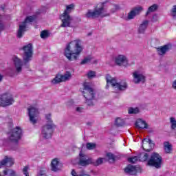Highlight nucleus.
I'll use <instances>...</instances> for the list:
<instances>
[{
    "instance_id": "nucleus-47",
    "label": "nucleus",
    "mask_w": 176,
    "mask_h": 176,
    "mask_svg": "<svg viewBox=\"0 0 176 176\" xmlns=\"http://www.w3.org/2000/svg\"><path fill=\"white\" fill-rule=\"evenodd\" d=\"M3 79V76H2L1 74H0V82H1V80Z\"/></svg>"
},
{
    "instance_id": "nucleus-45",
    "label": "nucleus",
    "mask_w": 176,
    "mask_h": 176,
    "mask_svg": "<svg viewBox=\"0 0 176 176\" xmlns=\"http://www.w3.org/2000/svg\"><path fill=\"white\" fill-rule=\"evenodd\" d=\"M173 89H175L176 90V80H174V82L172 84Z\"/></svg>"
},
{
    "instance_id": "nucleus-11",
    "label": "nucleus",
    "mask_w": 176,
    "mask_h": 176,
    "mask_svg": "<svg viewBox=\"0 0 176 176\" xmlns=\"http://www.w3.org/2000/svg\"><path fill=\"white\" fill-rule=\"evenodd\" d=\"M71 78H72V73L67 71L64 75L56 74L55 78L52 79V83H53V85H58V83H61V82H67V80H69Z\"/></svg>"
},
{
    "instance_id": "nucleus-25",
    "label": "nucleus",
    "mask_w": 176,
    "mask_h": 176,
    "mask_svg": "<svg viewBox=\"0 0 176 176\" xmlns=\"http://www.w3.org/2000/svg\"><path fill=\"white\" fill-rule=\"evenodd\" d=\"M164 149L166 153H171V151H173V146L170 144V142H164Z\"/></svg>"
},
{
    "instance_id": "nucleus-41",
    "label": "nucleus",
    "mask_w": 176,
    "mask_h": 176,
    "mask_svg": "<svg viewBox=\"0 0 176 176\" xmlns=\"http://www.w3.org/2000/svg\"><path fill=\"white\" fill-rule=\"evenodd\" d=\"M119 6L118 5H113V7L111 9V13H115V12H116V10H119Z\"/></svg>"
},
{
    "instance_id": "nucleus-23",
    "label": "nucleus",
    "mask_w": 176,
    "mask_h": 176,
    "mask_svg": "<svg viewBox=\"0 0 176 176\" xmlns=\"http://www.w3.org/2000/svg\"><path fill=\"white\" fill-rule=\"evenodd\" d=\"M148 24H149V21L148 20L143 21L142 24L139 26V29H138L139 34H144L146 28H148Z\"/></svg>"
},
{
    "instance_id": "nucleus-2",
    "label": "nucleus",
    "mask_w": 176,
    "mask_h": 176,
    "mask_svg": "<svg viewBox=\"0 0 176 176\" xmlns=\"http://www.w3.org/2000/svg\"><path fill=\"white\" fill-rule=\"evenodd\" d=\"M107 2H108V1L99 3L94 11H91V10H88L85 14V17H87V19H98L99 16H101V17H108V16H110L109 13H104V5L107 3Z\"/></svg>"
},
{
    "instance_id": "nucleus-49",
    "label": "nucleus",
    "mask_w": 176,
    "mask_h": 176,
    "mask_svg": "<svg viewBox=\"0 0 176 176\" xmlns=\"http://www.w3.org/2000/svg\"><path fill=\"white\" fill-rule=\"evenodd\" d=\"M1 9L3 10V12H5V7H1Z\"/></svg>"
},
{
    "instance_id": "nucleus-9",
    "label": "nucleus",
    "mask_w": 176,
    "mask_h": 176,
    "mask_svg": "<svg viewBox=\"0 0 176 176\" xmlns=\"http://www.w3.org/2000/svg\"><path fill=\"white\" fill-rule=\"evenodd\" d=\"M106 81L107 85L109 83L113 87H114V89H118L120 91L126 90V89H127L126 82H123L122 85H121L120 83L118 82L116 78H112L109 74L106 75Z\"/></svg>"
},
{
    "instance_id": "nucleus-17",
    "label": "nucleus",
    "mask_w": 176,
    "mask_h": 176,
    "mask_svg": "<svg viewBox=\"0 0 176 176\" xmlns=\"http://www.w3.org/2000/svg\"><path fill=\"white\" fill-rule=\"evenodd\" d=\"M140 170H141V168L129 164L124 168V172L130 175H137V173L140 172Z\"/></svg>"
},
{
    "instance_id": "nucleus-8",
    "label": "nucleus",
    "mask_w": 176,
    "mask_h": 176,
    "mask_svg": "<svg viewBox=\"0 0 176 176\" xmlns=\"http://www.w3.org/2000/svg\"><path fill=\"white\" fill-rule=\"evenodd\" d=\"M14 103V98L13 95L9 93H5L0 95V106L1 107H9L13 105Z\"/></svg>"
},
{
    "instance_id": "nucleus-33",
    "label": "nucleus",
    "mask_w": 176,
    "mask_h": 176,
    "mask_svg": "<svg viewBox=\"0 0 176 176\" xmlns=\"http://www.w3.org/2000/svg\"><path fill=\"white\" fill-rule=\"evenodd\" d=\"M8 173L10 176H17V175H16V171L12 169H6L3 171L4 175H8Z\"/></svg>"
},
{
    "instance_id": "nucleus-28",
    "label": "nucleus",
    "mask_w": 176,
    "mask_h": 176,
    "mask_svg": "<svg viewBox=\"0 0 176 176\" xmlns=\"http://www.w3.org/2000/svg\"><path fill=\"white\" fill-rule=\"evenodd\" d=\"M103 163H104V158L99 157L96 161H94V160H92V164L96 167L102 164Z\"/></svg>"
},
{
    "instance_id": "nucleus-43",
    "label": "nucleus",
    "mask_w": 176,
    "mask_h": 176,
    "mask_svg": "<svg viewBox=\"0 0 176 176\" xmlns=\"http://www.w3.org/2000/svg\"><path fill=\"white\" fill-rule=\"evenodd\" d=\"M172 16L176 17V6H173V8L171 10Z\"/></svg>"
},
{
    "instance_id": "nucleus-48",
    "label": "nucleus",
    "mask_w": 176,
    "mask_h": 176,
    "mask_svg": "<svg viewBox=\"0 0 176 176\" xmlns=\"http://www.w3.org/2000/svg\"><path fill=\"white\" fill-rule=\"evenodd\" d=\"M157 17V15H156V14H154L153 16V19H156Z\"/></svg>"
},
{
    "instance_id": "nucleus-15",
    "label": "nucleus",
    "mask_w": 176,
    "mask_h": 176,
    "mask_svg": "<svg viewBox=\"0 0 176 176\" xmlns=\"http://www.w3.org/2000/svg\"><path fill=\"white\" fill-rule=\"evenodd\" d=\"M155 146V144L152 142L151 139H144L142 141V148L145 152H151L153 147Z\"/></svg>"
},
{
    "instance_id": "nucleus-14",
    "label": "nucleus",
    "mask_w": 176,
    "mask_h": 176,
    "mask_svg": "<svg viewBox=\"0 0 176 176\" xmlns=\"http://www.w3.org/2000/svg\"><path fill=\"white\" fill-rule=\"evenodd\" d=\"M28 111L31 123H32V124H35L36 123V119H35V118H36V116L39 115L38 109H36L34 107H30L28 109Z\"/></svg>"
},
{
    "instance_id": "nucleus-3",
    "label": "nucleus",
    "mask_w": 176,
    "mask_h": 176,
    "mask_svg": "<svg viewBox=\"0 0 176 176\" xmlns=\"http://www.w3.org/2000/svg\"><path fill=\"white\" fill-rule=\"evenodd\" d=\"M45 119L47 124L43 126L41 133L44 138L49 139L52 138V135L54 133V129H56V125L53 123V120H52V114H47Z\"/></svg>"
},
{
    "instance_id": "nucleus-36",
    "label": "nucleus",
    "mask_w": 176,
    "mask_h": 176,
    "mask_svg": "<svg viewBox=\"0 0 176 176\" xmlns=\"http://www.w3.org/2000/svg\"><path fill=\"white\" fill-rule=\"evenodd\" d=\"M87 76L89 79H91L93 78H95L96 77V72L94 71H89L87 74Z\"/></svg>"
},
{
    "instance_id": "nucleus-4",
    "label": "nucleus",
    "mask_w": 176,
    "mask_h": 176,
    "mask_svg": "<svg viewBox=\"0 0 176 176\" xmlns=\"http://www.w3.org/2000/svg\"><path fill=\"white\" fill-rule=\"evenodd\" d=\"M84 89L82 91V94L85 98V102L87 104L89 107H92L94 105L93 102V100H94V96L96 94L94 93V89L90 87V84L88 82H85Z\"/></svg>"
},
{
    "instance_id": "nucleus-40",
    "label": "nucleus",
    "mask_w": 176,
    "mask_h": 176,
    "mask_svg": "<svg viewBox=\"0 0 176 176\" xmlns=\"http://www.w3.org/2000/svg\"><path fill=\"white\" fill-rule=\"evenodd\" d=\"M94 148H96V144L87 143V148H88L89 151H91L92 149H94Z\"/></svg>"
},
{
    "instance_id": "nucleus-22",
    "label": "nucleus",
    "mask_w": 176,
    "mask_h": 176,
    "mask_svg": "<svg viewBox=\"0 0 176 176\" xmlns=\"http://www.w3.org/2000/svg\"><path fill=\"white\" fill-rule=\"evenodd\" d=\"M135 127L137 129H148V123L142 119L138 120L135 123Z\"/></svg>"
},
{
    "instance_id": "nucleus-21",
    "label": "nucleus",
    "mask_w": 176,
    "mask_h": 176,
    "mask_svg": "<svg viewBox=\"0 0 176 176\" xmlns=\"http://www.w3.org/2000/svg\"><path fill=\"white\" fill-rule=\"evenodd\" d=\"M14 64L16 67V69L17 72H21V69L23 67V61L20 60L18 57H14L13 59Z\"/></svg>"
},
{
    "instance_id": "nucleus-46",
    "label": "nucleus",
    "mask_w": 176,
    "mask_h": 176,
    "mask_svg": "<svg viewBox=\"0 0 176 176\" xmlns=\"http://www.w3.org/2000/svg\"><path fill=\"white\" fill-rule=\"evenodd\" d=\"M82 109H83L82 107H77L76 108L77 112H80V111H82Z\"/></svg>"
},
{
    "instance_id": "nucleus-34",
    "label": "nucleus",
    "mask_w": 176,
    "mask_h": 176,
    "mask_svg": "<svg viewBox=\"0 0 176 176\" xmlns=\"http://www.w3.org/2000/svg\"><path fill=\"white\" fill-rule=\"evenodd\" d=\"M115 124L117 127H122V126L124 125V121L120 118H117L115 121Z\"/></svg>"
},
{
    "instance_id": "nucleus-1",
    "label": "nucleus",
    "mask_w": 176,
    "mask_h": 176,
    "mask_svg": "<svg viewBox=\"0 0 176 176\" xmlns=\"http://www.w3.org/2000/svg\"><path fill=\"white\" fill-rule=\"evenodd\" d=\"M82 52H83L82 41L80 39H76L69 43L66 46L65 56L69 61H76Z\"/></svg>"
},
{
    "instance_id": "nucleus-6",
    "label": "nucleus",
    "mask_w": 176,
    "mask_h": 176,
    "mask_svg": "<svg viewBox=\"0 0 176 176\" xmlns=\"http://www.w3.org/2000/svg\"><path fill=\"white\" fill-rule=\"evenodd\" d=\"M163 164V157L157 153H153L148 158L147 166L149 167H155V168H161Z\"/></svg>"
},
{
    "instance_id": "nucleus-39",
    "label": "nucleus",
    "mask_w": 176,
    "mask_h": 176,
    "mask_svg": "<svg viewBox=\"0 0 176 176\" xmlns=\"http://www.w3.org/2000/svg\"><path fill=\"white\" fill-rule=\"evenodd\" d=\"M91 61V58L87 57L85 58L81 62L80 65H84L85 64H87L88 63H90Z\"/></svg>"
},
{
    "instance_id": "nucleus-5",
    "label": "nucleus",
    "mask_w": 176,
    "mask_h": 176,
    "mask_svg": "<svg viewBox=\"0 0 176 176\" xmlns=\"http://www.w3.org/2000/svg\"><path fill=\"white\" fill-rule=\"evenodd\" d=\"M74 8H75V5L74 4L67 6L63 14L60 16V20L62 21L60 27H62V28H65L71 25L72 18H71V16H69V13L74 10Z\"/></svg>"
},
{
    "instance_id": "nucleus-20",
    "label": "nucleus",
    "mask_w": 176,
    "mask_h": 176,
    "mask_svg": "<svg viewBox=\"0 0 176 176\" xmlns=\"http://www.w3.org/2000/svg\"><path fill=\"white\" fill-rule=\"evenodd\" d=\"M168 50H170V45H164L157 48V52L160 56H164Z\"/></svg>"
},
{
    "instance_id": "nucleus-24",
    "label": "nucleus",
    "mask_w": 176,
    "mask_h": 176,
    "mask_svg": "<svg viewBox=\"0 0 176 176\" xmlns=\"http://www.w3.org/2000/svg\"><path fill=\"white\" fill-rule=\"evenodd\" d=\"M60 164V162H58V159L54 158L52 160L51 162V168L52 171H58V165Z\"/></svg>"
},
{
    "instance_id": "nucleus-29",
    "label": "nucleus",
    "mask_w": 176,
    "mask_h": 176,
    "mask_svg": "<svg viewBox=\"0 0 176 176\" xmlns=\"http://www.w3.org/2000/svg\"><path fill=\"white\" fill-rule=\"evenodd\" d=\"M157 10V6L156 4H153V6H150L146 12V16H148L150 13L153 12H156Z\"/></svg>"
},
{
    "instance_id": "nucleus-31",
    "label": "nucleus",
    "mask_w": 176,
    "mask_h": 176,
    "mask_svg": "<svg viewBox=\"0 0 176 176\" xmlns=\"http://www.w3.org/2000/svg\"><path fill=\"white\" fill-rule=\"evenodd\" d=\"M140 113V109H138V107H136V108L131 107L128 110V113H129V115H137V113Z\"/></svg>"
},
{
    "instance_id": "nucleus-19",
    "label": "nucleus",
    "mask_w": 176,
    "mask_h": 176,
    "mask_svg": "<svg viewBox=\"0 0 176 176\" xmlns=\"http://www.w3.org/2000/svg\"><path fill=\"white\" fill-rule=\"evenodd\" d=\"M116 64L117 65H122L126 67L127 65V58L124 55H118L116 58Z\"/></svg>"
},
{
    "instance_id": "nucleus-50",
    "label": "nucleus",
    "mask_w": 176,
    "mask_h": 176,
    "mask_svg": "<svg viewBox=\"0 0 176 176\" xmlns=\"http://www.w3.org/2000/svg\"><path fill=\"white\" fill-rule=\"evenodd\" d=\"M0 22H1V15H0Z\"/></svg>"
},
{
    "instance_id": "nucleus-18",
    "label": "nucleus",
    "mask_w": 176,
    "mask_h": 176,
    "mask_svg": "<svg viewBox=\"0 0 176 176\" xmlns=\"http://www.w3.org/2000/svg\"><path fill=\"white\" fill-rule=\"evenodd\" d=\"M141 12H142V7L138 6V7L133 8L130 11V12L128 13V16H127L128 20H133V19H134V16H138V14H140Z\"/></svg>"
},
{
    "instance_id": "nucleus-37",
    "label": "nucleus",
    "mask_w": 176,
    "mask_h": 176,
    "mask_svg": "<svg viewBox=\"0 0 176 176\" xmlns=\"http://www.w3.org/2000/svg\"><path fill=\"white\" fill-rule=\"evenodd\" d=\"M38 176H47L46 175V168H41L38 173Z\"/></svg>"
},
{
    "instance_id": "nucleus-38",
    "label": "nucleus",
    "mask_w": 176,
    "mask_h": 176,
    "mask_svg": "<svg viewBox=\"0 0 176 176\" xmlns=\"http://www.w3.org/2000/svg\"><path fill=\"white\" fill-rule=\"evenodd\" d=\"M138 157H137V156H134V157L128 158V162L129 163L134 164V163H135V162H138Z\"/></svg>"
},
{
    "instance_id": "nucleus-30",
    "label": "nucleus",
    "mask_w": 176,
    "mask_h": 176,
    "mask_svg": "<svg viewBox=\"0 0 176 176\" xmlns=\"http://www.w3.org/2000/svg\"><path fill=\"white\" fill-rule=\"evenodd\" d=\"M140 159L142 162H148V160H149V154L146 153H142L140 155Z\"/></svg>"
},
{
    "instance_id": "nucleus-7",
    "label": "nucleus",
    "mask_w": 176,
    "mask_h": 176,
    "mask_svg": "<svg viewBox=\"0 0 176 176\" xmlns=\"http://www.w3.org/2000/svg\"><path fill=\"white\" fill-rule=\"evenodd\" d=\"M21 50H23V60L24 65H28V63L32 60V56L34 55V51L32 49V44L29 43L27 45H24Z\"/></svg>"
},
{
    "instance_id": "nucleus-26",
    "label": "nucleus",
    "mask_w": 176,
    "mask_h": 176,
    "mask_svg": "<svg viewBox=\"0 0 176 176\" xmlns=\"http://www.w3.org/2000/svg\"><path fill=\"white\" fill-rule=\"evenodd\" d=\"M80 166H89L93 164V159L89 158L88 160L80 159L79 161Z\"/></svg>"
},
{
    "instance_id": "nucleus-32",
    "label": "nucleus",
    "mask_w": 176,
    "mask_h": 176,
    "mask_svg": "<svg viewBox=\"0 0 176 176\" xmlns=\"http://www.w3.org/2000/svg\"><path fill=\"white\" fill-rule=\"evenodd\" d=\"M40 36L42 39H46L50 36V33L48 30H43L41 32Z\"/></svg>"
},
{
    "instance_id": "nucleus-35",
    "label": "nucleus",
    "mask_w": 176,
    "mask_h": 176,
    "mask_svg": "<svg viewBox=\"0 0 176 176\" xmlns=\"http://www.w3.org/2000/svg\"><path fill=\"white\" fill-rule=\"evenodd\" d=\"M170 129L172 130H175L176 129V120H175V118H174L173 117H171L170 118Z\"/></svg>"
},
{
    "instance_id": "nucleus-13",
    "label": "nucleus",
    "mask_w": 176,
    "mask_h": 176,
    "mask_svg": "<svg viewBox=\"0 0 176 176\" xmlns=\"http://www.w3.org/2000/svg\"><path fill=\"white\" fill-rule=\"evenodd\" d=\"M133 82L135 85H138V83H145L146 81V77L142 74H139L138 71H135L133 73Z\"/></svg>"
},
{
    "instance_id": "nucleus-12",
    "label": "nucleus",
    "mask_w": 176,
    "mask_h": 176,
    "mask_svg": "<svg viewBox=\"0 0 176 176\" xmlns=\"http://www.w3.org/2000/svg\"><path fill=\"white\" fill-rule=\"evenodd\" d=\"M34 21V16H27L25 21L22 23V25H19V28L17 31L16 38H23L24 32H25V28H27V23H32Z\"/></svg>"
},
{
    "instance_id": "nucleus-27",
    "label": "nucleus",
    "mask_w": 176,
    "mask_h": 176,
    "mask_svg": "<svg viewBox=\"0 0 176 176\" xmlns=\"http://www.w3.org/2000/svg\"><path fill=\"white\" fill-rule=\"evenodd\" d=\"M106 156L107 157H108V161L109 162V163H115V162L116 161V157L112 153H107L106 154Z\"/></svg>"
},
{
    "instance_id": "nucleus-10",
    "label": "nucleus",
    "mask_w": 176,
    "mask_h": 176,
    "mask_svg": "<svg viewBox=\"0 0 176 176\" xmlns=\"http://www.w3.org/2000/svg\"><path fill=\"white\" fill-rule=\"evenodd\" d=\"M10 141L11 142H15L17 144L19 142V140L21 139V137L23 135V130L21 127L16 126L15 129H13L11 132L10 133Z\"/></svg>"
},
{
    "instance_id": "nucleus-16",
    "label": "nucleus",
    "mask_w": 176,
    "mask_h": 176,
    "mask_svg": "<svg viewBox=\"0 0 176 176\" xmlns=\"http://www.w3.org/2000/svg\"><path fill=\"white\" fill-rule=\"evenodd\" d=\"M14 164V159L11 157L6 155L4 159L0 161V168H2L3 166H7V167H12Z\"/></svg>"
},
{
    "instance_id": "nucleus-44",
    "label": "nucleus",
    "mask_w": 176,
    "mask_h": 176,
    "mask_svg": "<svg viewBox=\"0 0 176 176\" xmlns=\"http://www.w3.org/2000/svg\"><path fill=\"white\" fill-rule=\"evenodd\" d=\"M4 28H5V26L3 25V23L0 22V32H2Z\"/></svg>"
},
{
    "instance_id": "nucleus-42",
    "label": "nucleus",
    "mask_w": 176,
    "mask_h": 176,
    "mask_svg": "<svg viewBox=\"0 0 176 176\" xmlns=\"http://www.w3.org/2000/svg\"><path fill=\"white\" fill-rule=\"evenodd\" d=\"M28 168H29L28 166H26L23 169V174L25 176H30V173H28Z\"/></svg>"
}]
</instances>
